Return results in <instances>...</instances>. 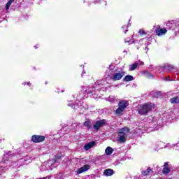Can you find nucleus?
<instances>
[{"mask_svg":"<svg viewBox=\"0 0 179 179\" xmlns=\"http://www.w3.org/2000/svg\"><path fill=\"white\" fill-rule=\"evenodd\" d=\"M152 108H155V104L152 103H144L138 107V113L140 115H148V113H150Z\"/></svg>","mask_w":179,"mask_h":179,"instance_id":"f257e3e1","label":"nucleus"},{"mask_svg":"<svg viewBox=\"0 0 179 179\" xmlns=\"http://www.w3.org/2000/svg\"><path fill=\"white\" fill-rule=\"evenodd\" d=\"M118 138L117 141L120 143H124L127 141V137L129 135V129L127 127H123L118 130Z\"/></svg>","mask_w":179,"mask_h":179,"instance_id":"f03ea898","label":"nucleus"},{"mask_svg":"<svg viewBox=\"0 0 179 179\" xmlns=\"http://www.w3.org/2000/svg\"><path fill=\"white\" fill-rule=\"evenodd\" d=\"M12 162L9 161V157H8V155H4V157L2 159V162H0V170H3L4 169H6V167H9Z\"/></svg>","mask_w":179,"mask_h":179,"instance_id":"7ed1b4c3","label":"nucleus"},{"mask_svg":"<svg viewBox=\"0 0 179 179\" xmlns=\"http://www.w3.org/2000/svg\"><path fill=\"white\" fill-rule=\"evenodd\" d=\"M125 75V72L124 71H119L117 73H115L110 76V79L114 80L115 82L117 80H121L122 77Z\"/></svg>","mask_w":179,"mask_h":179,"instance_id":"20e7f679","label":"nucleus"},{"mask_svg":"<svg viewBox=\"0 0 179 179\" xmlns=\"http://www.w3.org/2000/svg\"><path fill=\"white\" fill-rule=\"evenodd\" d=\"M45 141V136L34 135L31 137V141L34 143H40V142H44Z\"/></svg>","mask_w":179,"mask_h":179,"instance_id":"39448f33","label":"nucleus"},{"mask_svg":"<svg viewBox=\"0 0 179 179\" xmlns=\"http://www.w3.org/2000/svg\"><path fill=\"white\" fill-rule=\"evenodd\" d=\"M158 145V149H174V144H171L170 143H166L164 147H162L163 143L159 142L157 143Z\"/></svg>","mask_w":179,"mask_h":179,"instance_id":"423d86ee","label":"nucleus"},{"mask_svg":"<svg viewBox=\"0 0 179 179\" xmlns=\"http://www.w3.org/2000/svg\"><path fill=\"white\" fill-rule=\"evenodd\" d=\"M106 124V120H99L97 121L94 124V131H99L101 127H103Z\"/></svg>","mask_w":179,"mask_h":179,"instance_id":"0eeeda50","label":"nucleus"},{"mask_svg":"<svg viewBox=\"0 0 179 179\" xmlns=\"http://www.w3.org/2000/svg\"><path fill=\"white\" fill-rule=\"evenodd\" d=\"M90 169V166L85 164L81 168L78 169L76 171L77 174H82V173H85V171H87Z\"/></svg>","mask_w":179,"mask_h":179,"instance_id":"6e6552de","label":"nucleus"},{"mask_svg":"<svg viewBox=\"0 0 179 179\" xmlns=\"http://www.w3.org/2000/svg\"><path fill=\"white\" fill-rule=\"evenodd\" d=\"M141 65H143V62H137L133 64L129 65V71H135L138 68V66H141Z\"/></svg>","mask_w":179,"mask_h":179,"instance_id":"1a4fd4ad","label":"nucleus"},{"mask_svg":"<svg viewBox=\"0 0 179 179\" xmlns=\"http://www.w3.org/2000/svg\"><path fill=\"white\" fill-rule=\"evenodd\" d=\"M167 33V29L166 28H157L156 29V34L157 36H164Z\"/></svg>","mask_w":179,"mask_h":179,"instance_id":"9d476101","label":"nucleus"},{"mask_svg":"<svg viewBox=\"0 0 179 179\" xmlns=\"http://www.w3.org/2000/svg\"><path fill=\"white\" fill-rule=\"evenodd\" d=\"M118 106L122 108V110H125V108L128 107V102L127 101H120Z\"/></svg>","mask_w":179,"mask_h":179,"instance_id":"9b49d317","label":"nucleus"},{"mask_svg":"<svg viewBox=\"0 0 179 179\" xmlns=\"http://www.w3.org/2000/svg\"><path fill=\"white\" fill-rule=\"evenodd\" d=\"M94 145H96V142L91 141L85 145L84 149H85V150H89L90 149H92V148H93L94 146Z\"/></svg>","mask_w":179,"mask_h":179,"instance_id":"f8f14e48","label":"nucleus"},{"mask_svg":"<svg viewBox=\"0 0 179 179\" xmlns=\"http://www.w3.org/2000/svg\"><path fill=\"white\" fill-rule=\"evenodd\" d=\"M103 174L106 176V177H110L114 174V170L110 169H106Z\"/></svg>","mask_w":179,"mask_h":179,"instance_id":"ddd939ff","label":"nucleus"},{"mask_svg":"<svg viewBox=\"0 0 179 179\" xmlns=\"http://www.w3.org/2000/svg\"><path fill=\"white\" fill-rule=\"evenodd\" d=\"M153 131H159V124H155L154 127H150L147 129V132H153Z\"/></svg>","mask_w":179,"mask_h":179,"instance_id":"4468645a","label":"nucleus"},{"mask_svg":"<svg viewBox=\"0 0 179 179\" xmlns=\"http://www.w3.org/2000/svg\"><path fill=\"white\" fill-rule=\"evenodd\" d=\"M163 68L164 69H165L166 72H170V71H171L172 69H174V66H171L169 64H166L163 66Z\"/></svg>","mask_w":179,"mask_h":179,"instance_id":"2eb2a0df","label":"nucleus"},{"mask_svg":"<svg viewBox=\"0 0 179 179\" xmlns=\"http://www.w3.org/2000/svg\"><path fill=\"white\" fill-rule=\"evenodd\" d=\"M113 152H114V150L111 147H107L105 150L106 154L108 156H110V155H111Z\"/></svg>","mask_w":179,"mask_h":179,"instance_id":"dca6fc26","label":"nucleus"},{"mask_svg":"<svg viewBox=\"0 0 179 179\" xmlns=\"http://www.w3.org/2000/svg\"><path fill=\"white\" fill-rule=\"evenodd\" d=\"M124 110H123L122 108H121L120 106L118 108H117L115 111V114L116 115H121L122 114V113H124Z\"/></svg>","mask_w":179,"mask_h":179,"instance_id":"f3484780","label":"nucleus"},{"mask_svg":"<svg viewBox=\"0 0 179 179\" xmlns=\"http://www.w3.org/2000/svg\"><path fill=\"white\" fill-rule=\"evenodd\" d=\"M84 127H85L87 129H90L92 128V122L90 120H87L84 122Z\"/></svg>","mask_w":179,"mask_h":179,"instance_id":"a211bd4d","label":"nucleus"},{"mask_svg":"<svg viewBox=\"0 0 179 179\" xmlns=\"http://www.w3.org/2000/svg\"><path fill=\"white\" fill-rule=\"evenodd\" d=\"M170 102L172 104H177L179 103V97H174L170 99Z\"/></svg>","mask_w":179,"mask_h":179,"instance_id":"6ab92c4d","label":"nucleus"},{"mask_svg":"<svg viewBox=\"0 0 179 179\" xmlns=\"http://www.w3.org/2000/svg\"><path fill=\"white\" fill-rule=\"evenodd\" d=\"M13 2H15V0H9L8 1V3L6 5V10H9V8H10V6L12 5V3H13Z\"/></svg>","mask_w":179,"mask_h":179,"instance_id":"aec40b11","label":"nucleus"},{"mask_svg":"<svg viewBox=\"0 0 179 179\" xmlns=\"http://www.w3.org/2000/svg\"><path fill=\"white\" fill-rule=\"evenodd\" d=\"M131 80H134V77L132 76L127 75L124 77L125 82H131Z\"/></svg>","mask_w":179,"mask_h":179,"instance_id":"412c9836","label":"nucleus"},{"mask_svg":"<svg viewBox=\"0 0 179 179\" xmlns=\"http://www.w3.org/2000/svg\"><path fill=\"white\" fill-rule=\"evenodd\" d=\"M143 75L145 76V78H148V79L153 78V75H152L149 71H144Z\"/></svg>","mask_w":179,"mask_h":179,"instance_id":"4be33fe9","label":"nucleus"},{"mask_svg":"<svg viewBox=\"0 0 179 179\" xmlns=\"http://www.w3.org/2000/svg\"><path fill=\"white\" fill-rule=\"evenodd\" d=\"M176 31H179V20H176L175 22V29Z\"/></svg>","mask_w":179,"mask_h":179,"instance_id":"5701e85b","label":"nucleus"},{"mask_svg":"<svg viewBox=\"0 0 179 179\" xmlns=\"http://www.w3.org/2000/svg\"><path fill=\"white\" fill-rule=\"evenodd\" d=\"M68 106L71 107V108H73V110H76V108L79 107V105H72L71 103H69Z\"/></svg>","mask_w":179,"mask_h":179,"instance_id":"b1692460","label":"nucleus"},{"mask_svg":"<svg viewBox=\"0 0 179 179\" xmlns=\"http://www.w3.org/2000/svg\"><path fill=\"white\" fill-rule=\"evenodd\" d=\"M170 173V169L169 168H164L163 169V173L164 174H169Z\"/></svg>","mask_w":179,"mask_h":179,"instance_id":"393cba45","label":"nucleus"},{"mask_svg":"<svg viewBox=\"0 0 179 179\" xmlns=\"http://www.w3.org/2000/svg\"><path fill=\"white\" fill-rule=\"evenodd\" d=\"M145 171L147 173H144V176H149V174H150V173H152V169L150 168L147 169V170Z\"/></svg>","mask_w":179,"mask_h":179,"instance_id":"a878e982","label":"nucleus"},{"mask_svg":"<svg viewBox=\"0 0 179 179\" xmlns=\"http://www.w3.org/2000/svg\"><path fill=\"white\" fill-rule=\"evenodd\" d=\"M138 33L141 34V36H145V34H146V32H145V30L143 29H140Z\"/></svg>","mask_w":179,"mask_h":179,"instance_id":"bb28decb","label":"nucleus"},{"mask_svg":"<svg viewBox=\"0 0 179 179\" xmlns=\"http://www.w3.org/2000/svg\"><path fill=\"white\" fill-rule=\"evenodd\" d=\"M85 92L87 94L89 93H93L92 90H90V88H88V90H85Z\"/></svg>","mask_w":179,"mask_h":179,"instance_id":"cd10ccee","label":"nucleus"},{"mask_svg":"<svg viewBox=\"0 0 179 179\" xmlns=\"http://www.w3.org/2000/svg\"><path fill=\"white\" fill-rule=\"evenodd\" d=\"M124 42L125 43H129V44H132L134 43V41H132V40H130V41L125 40Z\"/></svg>","mask_w":179,"mask_h":179,"instance_id":"c85d7f7f","label":"nucleus"},{"mask_svg":"<svg viewBox=\"0 0 179 179\" xmlns=\"http://www.w3.org/2000/svg\"><path fill=\"white\" fill-rule=\"evenodd\" d=\"M164 168H169V162H165L164 163Z\"/></svg>","mask_w":179,"mask_h":179,"instance_id":"c756f323","label":"nucleus"},{"mask_svg":"<svg viewBox=\"0 0 179 179\" xmlns=\"http://www.w3.org/2000/svg\"><path fill=\"white\" fill-rule=\"evenodd\" d=\"M122 29H128V26L124 25V26H122Z\"/></svg>","mask_w":179,"mask_h":179,"instance_id":"7c9ffc66","label":"nucleus"},{"mask_svg":"<svg viewBox=\"0 0 179 179\" xmlns=\"http://www.w3.org/2000/svg\"><path fill=\"white\" fill-rule=\"evenodd\" d=\"M165 80L170 81V80H171V79H170V78H165Z\"/></svg>","mask_w":179,"mask_h":179,"instance_id":"2f4dec72","label":"nucleus"},{"mask_svg":"<svg viewBox=\"0 0 179 179\" xmlns=\"http://www.w3.org/2000/svg\"><path fill=\"white\" fill-rule=\"evenodd\" d=\"M85 73H86V71H83V73H82V75H81V76L83 78V75H85Z\"/></svg>","mask_w":179,"mask_h":179,"instance_id":"473e14b6","label":"nucleus"},{"mask_svg":"<svg viewBox=\"0 0 179 179\" xmlns=\"http://www.w3.org/2000/svg\"><path fill=\"white\" fill-rule=\"evenodd\" d=\"M61 155H57L56 157H57V159H61Z\"/></svg>","mask_w":179,"mask_h":179,"instance_id":"72a5a7b5","label":"nucleus"},{"mask_svg":"<svg viewBox=\"0 0 179 179\" xmlns=\"http://www.w3.org/2000/svg\"><path fill=\"white\" fill-rule=\"evenodd\" d=\"M157 96H160V94H161V92H157Z\"/></svg>","mask_w":179,"mask_h":179,"instance_id":"f704fd0d","label":"nucleus"},{"mask_svg":"<svg viewBox=\"0 0 179 179\" xmlns=\"http://www.w3.org/2000/svg\"><path fill=\"white\" fill-rule=\"evenodd\" d=\"M143 176H145V174H148V172H146V171H145L143 172Z\"/></svg>","mask_w":179,"mask_h":179,"instance_id":"c9c22d12","label":"nucleus"},{"mask_svg":"<svg viewBox=\"0 0 179 179\" xmlns=\"http://www.w3.org/2000/svg\"><path fill=\"white\" fill-rule=\"evenodd\" d=\"M146 51H149V48L148 47H145Z\"/></svg>","mask_w":179,"mask_h":179,"instance_id":"e433bc0d","label":"nucleus"},{"mask_svg":"<svg viewBox=\"0 0 179 179\" xmlns=\"http://www.w3.org/2000/svg\"><path fill=\"white\" fill-rule=\"evenodd\" d=\"M27 84L29 86H30V85H31V84L30 83V82L27 83Z\"/></svg>","mask_w":179,"mask_h":179,"instance_id":"4c0bfd02","label":"nucleus"},{"mask_svg":"<svg viewBox=\"0 0 179 179\" xmlns=\"http://www.w3.org/2000/svg\"><path fill=\"white\" fill-rule=\"evenodd\" d=\"M96 2H100V0L95 1L94 3H96Z\"/></svg>","mask_w":179,"mask_h":179,"instance_id":"58836bf2","label":"nucleus"},{"mask_svg":"<svg viewBox=\"0 0 179 179\" xmlns=\"http://www.w3.org/2000/svg\"><path fill=\"white\" fill-rule=\"evenodd\" d=\"M48 178L47 177H45V178H39V179H47Z\"/></svg>","mask_w":179,"mask_h":179,"instance_id":"ea45409f","label":"nucleus"},{"mask_svg":"<svg viewBox=\"0 0 179 179\" xmlns=\"http://www.w3.org/2000/svg\"><path fill=\"white\" fill-rule=\"evenodd\" d=\"M80 66H81V68H85V66H83V65H81Z\"/></svg>","mask_w":179,"mask_h":179,"instance_id":"a19ab883","label":"nucleus"},{"mask_svg":"<svg viewBox=\"0 0 179 179\" xmlns=\"http://www.w3.org/2000/svg\"><path fill=\"white\" fill-rule=\"evenodd\" d=\"M127 31H128V29H126V30L124 31V33H127Z\"/></svg>","mask_w":179,"mask_h":179,"instance_id":"79ce46f5","label":"nucleus"},{"mask_svg":"<svg viewBox=\"0 0 179 179\" xmlns=\"http://www.w3.org/2000/svg\"><path fill=\"white\" fill-rule=\"evenodd\" d=\"M149 44H150V43L149 42H148L146 45H149Z\"/></svg>","mask_w":179,"mask_h":179,"instance_id":"37998d69","label":"nucleus"},{"mask_svg":"<svg viewBox=\"0 0 179 179\" xmlns=\"http://www.w3.org/2000/svg\"><path fill=\"white\" fill-rule=\"evenodd\" d=\"M22 85H26V83H23Z\"/></svg>","mask_w":179,"mask_h":179,"instance_id":"c03bdc74","label":"nucleus"},{"mask_svg":"<svg viewBox=\"0 0 179 179\" xmlns=\"http://www.w3.org/2000/svg\"><path fill=\"white\" fill-rule=\"evenodd\" d=\"M34 47H35V48H37V45H35Z\"/></svg>","mask_w":179,"mask_h":179,"instance_id":"a18cd8bd","label":"nucleus"},{"mask_svg":"<svg viewBox=\"0 0 179 179\" xmlns=\"http://www.w3.org/2000/svg\"><path fill=\"white\" fill-rule=\"evenodd\" d=\"M111 101H113V99L112 100H110Z\"/></svg>","mask_w":179,"mask_h":179,"instance_id":"49530a36","label":"nucleus"}]
</instances>
